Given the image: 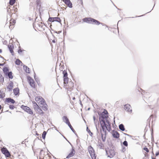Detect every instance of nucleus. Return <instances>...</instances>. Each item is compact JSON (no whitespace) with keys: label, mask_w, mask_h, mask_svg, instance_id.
I'll use <instances>...</instances> for the list:
<instances>
[{"label":"nucleus","mask_w":159,"mask_h":159,"mask_svg":"<svg viewBox=\"0 0 159 159\" xmlns=\"http://www.w3.org/2000/svg\"><path fill=\"white\" fill-rule=\"evenodd\" d=\"M5 102L7 103H11L12 104H14L15 102V101L11 98H6Z\"/></svg>","instance_id":"15"},{"label":"nucleus","mask_w":159,"mask_h":159,"mask_svg":"<svg viewBox=\"0 0 159 159\" xmlns=\"http://www.w3.org/2000/svg\"><path fill=\"white\" fill-rule=\"evenodd\" d=\"M37 111L38 113H39L40 114L43 115L44 114V112L42 111V109L40 107L39 108H38V109H37Z\"/></svg>","instance_id":"28"},{"label":"nucleus","mask_w":159,"mask_h":159,"mask_svg":"<svg viewBox=\"0 0 159 159\" xmlns=\"http://www.w3.org/2000/svg\"><path fill=\"white\" fill-rule=\"evenodd\" d=\"M2 50L1 49H0V53H2Z\"/></svg>","instance_id":"51"},{"label":"nucleus","mask_w":159,"mask_h":159,"mask_svg":"<svg viewBox=\"0 0 159 159\" xmlns=\"http://www.w3.org/2000/svg\"><path fill=\"white\" fill-rule=\"evenodd\" d=\"M63 136L69 143L71 145V143L68 141V140L66 138L65 136Z\"/></svg>","instance_id":"41"},{"label":"nucleus","mask_w":159,"mask_h":159,"mask_svg":"<svg viewBox=\"0 0 159 159\" xmlns=\"http://www.w3.org/2000/svg\"><path fill=\"white\" fill-rule=\"evenodd\" d=\"M39 102H40L41 106H42L43 105H44L46 103L45 100L43 98V100H41Z\"/></svg>","instance_id":"29"},{"label":"nucleus","mask_w":159,"mask_h":159,"mask_svg":"<svg viewBox=\"0 0 159 159\" xmlns=\"http://www.w3.org/2000/svg\"><path fill=\"white\" fill-rule=\"evenodd\" d=\"M9 108L11 110H13L15 108L14 106L13 105H10L9 106Z\"/></svg>","instance_id":"38"},{"label":"nucleus","mask_w":159,"mask_h":159,"mask_svg":"<svg viewBox=\"0 0 159 159\" xmlns=\"http://www.w3.org/2000/svg\"><path fill=\"white\" fill-rule=\"evenodd\" d=\"M16 0H10L9 1V4L11 5H13L14 3H15Z\"/></svg>","instance_id":"34"},{"label":"nucleus","mask_w":159,"mask_h":159,"mask_svg":"<svg viewBox=\"0 0 159 159\" xmlns=\"http://www.w3.org/2000/svg\"><path fill=\"white\" fill-rule=\"evenodd\" d=\"M21 61L19 59H17L15 61V63L17 65H20Z\"/></svg>","instance_id":"33"},{"label":"nucleus","mask_w":159,"mask_h":159,"mask_svg":"<svg viewBox=\"0 0 159 159\" xmlns=\"http://www.w3.org/2000/svg\"><path fill=\"white\" fill-rule=\"evenodd\" d=\"M23 68L24 70H25V72L27 73H30V70L29 68L27 66L24 65L23 66Z\"/></svg>","instance_id":"24"},{"label":"nucleus","mask_w":159,"mask_h":159,"mask_svg":"<svg viewBox=\"0 0 159 159\" xmlns=\"http://www.w3.org/2000/svg\"><path fill=\"white\" fill-rule=\"evenodd\" d=\"M143 92L144 93V91H143V92L141 93L142 94H143Z\"/></svg>","instance_id":"58"},{"label":"nucleus","mask_w":159,"mask_h":159,"mask_svg":"<svg viewBox=\"0 0 159 159\" xmlns=\"http://www.w3.org/2000/svg\"><path fill=\"white\" fill-rule=\"evenodd\" d=\"M95 126H96V130H97V131L98 130L97 127V124H96H96H95Z\"/></svg>","instance_id":"46"},{"label":"nucleus","mask_w":159,"mask_h":159,"mask_svg":"<svg viewBox=\"0 0 159 159\" xmlns=\"http://www.w3.org/2000/svg\"><path fill=\"white\" fill-rule=\"evenodd\" d=\"M90 108H88V110H90Z\"/></svg>","instance_id":"57"},{"label":"nucleus","mask_w":159,"mask_h":159,"mask_svg":"<svg viewBox=\"0 0 159 159\" xmlns=\"http://www.w3.org/2000/svg\"><path fill=\"white\" fill-rule=\"evenodd\" d=\"M8 49L11 53V55L12 56L14 55V51L13 50V46L12 45H8Z\"/></svg>","instance_id":"18"},{"label":"nucleus","mask_w":159,"mask_h":159,"mask_svg":"<svg viewBox=\"0 0 159 159\" xmlns=\"http://www.w3.org/2000/svg\"><path fill=\"white\" fill-rule=\"evenodd\" d=\"M152 159H156V158H153L152 156L151 157Z\"/></svg>","instance_id":"53"},{"label":"nucleus","mask_w":159,"mask_h":159,"mask_svg":"<svg viewBox=\"0 0 159 159\" xmlns=\"http://www.w3.org/2000/svg\"><path fill=\"white\" fill-rule=\"evenodd\" d=\"M62 120L63 121L65 122L67 125L70 123L69 120L67 116H64L62 117Z\"/></svg>","instance_id":"17"},{"label":"nucleus","mask_w":159,"mask_h":159,"mask_svg":"<svg viewBox=\"0 0 159 159\" xmlns=\"http://www.w3.org/2000/svg\"><path fill=\"white\" fill-rule=\"evenodd\" d=\"M21 108L22 109H23L25 111L28 113L29 114L31 115H32L33 114V112L32 111L29 107L27 106L22 105L21 106Z\"/></svg>","instance_id":"5"},{"label":"nucleus","mask_w":159,"mask_h":159,"mask_svg":"<svg viewBox=\"0 0 159 159\" xmlns=\"http://www.w3.org/2000/svg\"><path fill=\"white\" fill-rule=\"evenodd\" d=\"M55 127L56 128L55 129L57 130V131H58V130L57 129V128L56 127Z\"/></svg>","instance_id":"56"},{"label":"nucleus","mask_w":159,"mask_h":159,"mask_svg":"<svg viewBox=\"0 0 159 159\" xmlns=\"http://www.w3.org/2000/svg\"><path fill=\"white\" fill-rule=\"evenodd\" d=\"M5 96V95L0 90V98H3Z\"/></svg>","instance_id":"32"},{"label":"nucleus","mask_w":159,"mask_h":159,"mask_svg":"<svg viewBox=\"0 0 159 159\" xmlns=\"http://www.w3.org/2000/svg\"><path fill=\"white\" fill-rule=\"evenodd\" d=\"M43 151V150H42V149L41 150V151H40V152H42Z\"/></svg>","instance_id":"59"},{"label":"nucleus","mask_w":159,"mask_h":159,"mask_svg":"<svg viewBox=\"0 0 159 159\" xmlns=\"http://www.w3.org/2000/svg\"><path fill=\"white\" fill-rule=\"evenodd\" d=\"M69 127H70L71 130L72 131V132L75 134H76V133L75 130L74 129L70 123L68 125Z\"/></svg>","instance_id":"27"},{"label":"nucleus","mask_w":159,"mask_h":159,"mask_svg":"<svg viewBox=\"0 0 159 159\" xmlns=\"http://www.w3.org/2000/svg\"><path fill=\"white\" fill-rule=\"evenodd\" d=\"M152 140H154L153 137V136L152 134Z\"/></svg>","instance_id":"44"},{"label":"nucleus","mask_w":159,"mask_h":159,"mask_svg":"<svg viewBox=\"0 0 159 159\" xmlns=\"http://www.w3.org/2000/svg\"><path fill=\"white\" fill-rule=\"evenodd\" d=\"M99 133V131H98V130L97 131V135L98 136V134Z\"/></svg>","instance_id":"48"},{"label":"nucleus","mask_w":159,"mask_h":159,"mask_svg":"<svg viewBox=\"0 0 159 159\" xmlns=\"http://www.w3.org/2000/svg\"><path fill=\"white\" fill-rule=\"evenodd\" d=\"M52 42L53 43H55V41L54 39L52 40Z\"/></svg>","instance_id":"49"},{"label":"nucleus","mask_w":159,"mask_h":159,"mask_svg":"<svg viewBox=\"0 0 159 159\" xmlns=\"http://www.w3.org/2000/svg\"><path fill=\"white\" fill-rule=\"evenodd\" d=\"M2 108V106L1 105H0V110Z\"/></svg>","instance_id":"54"},{"label":"nucleus","mask_w":159,"mask_h":159,"mask_svg":"<svg viewBox=\"0 0 159 159\" xmlns=\"http://www.w3.org/2000/svg\"><path fill=\"white\" fill-rule=\"evenodd\" d=\"M80 104L81 105V106H82L83 105H82V104L81 103V100H80Z\"/></svg>","instance_id":"50"},{"label":"nucleus","mask_w":159,"mask_h":159,"mask_svg":"<svg viewBox=\"0 0 159 159\" xmlns=\"http://www.w3.org/2000/svg\"><path fill=\"white\" fill-rule=\"evenodd\" d=\"M159 155V152H157L156 153L155 155L156 156H158Z\"/></svg>","instance_id":"43"},{"label":"nucleus","mask_w":159,"mask_h":159,"mask_svg":"<svg viewBox=\"0 0 159 159\" xmlns=\"http://www.w3.org/2000/svg\"><path fill=\"white\" fill-rule=\"evenodd\" d=\"M93 119L94 120V123L95 124H96V117L95 116H93Z\"/></svg>","instance_id":"39"},{"label":"nucleus","mask_w":159,"mask_h":159,"mask_svg":"<svg viewBox=\"0 0 159 159\" xmlns=\"http://www.w3.org/2000/svg\"><path fill=\"white\" fill-rule=\"evenodd\" d=\"M48 21L50 22H53L54 21H57L61 23V20L60 18L58 17H49Z\"/></svg>","instance_id":"8"},{"label":"nucleus","mask_w":159,"mask_h":159,"mask_svg":"<svg viewBox=\"0 0 159 159\" xmlns=\"http://www.w3.org/2000/svg\"><path fill=\"white\" fill-rule=\"evenodd\" d=\"M124 134H125V135H126L128 136H129V137H131V136L129 134H127L126 133H124Z\"/></svg>","instance_id":"42"},{"label":"nucleus","mask_w":159,"mask_h":159,"mask_svg":"<svg viewBox=\"0 0 159 159\" xmlns=\"http://www.w3.org/2000/svg\"><path fill=\"white\" fill-rule=\"evenodd\" d=\"M86 131L90 135L92 136L93 133L91 132L90 130L89 129L88 127H87Z\"/></svg>","instance_id":"30"},{"label":"nucleus","mask_w":159,"mask_h":159,"mask_svg":"<svg viewBox=\"0 0 159 159\" xmlns=\"http://www.w3.org/2000/svg\"><path fill=\"white\" fill-rule=\"evenodd\" d=\"M12 72L11 71H9L5 75L8 76L9 79H12L13 78V76L12 75Z\"/></svg>","instance_id":"20"},{"label":"nucleus","mask_w":159,"mask_h":159,"mask_svg":"<svg viewBox=\"0 0 159 159\" xmlns=\"http://www.w3.org/2000/svg\"><path fill=\"white\" fill-rule=\"evenodd\" d=\"M13 93L15 96H16L19 93V89L18 88H15L13 90Z\"/></svg>","instance_id":"19"},{"label":"nucleus","mask_w":159,"mask_h":159,"mask_svg":"<svg viewBox=\"0 0 159 159\" xmlns=\"http://www.w3.org/2000/svg\"><path fill=\"white\" fill-rule=\"evenodd\" d=\"M1 57L3 59H4V58L2 57Z\"/></svg>","instance_id":"62"},{"label":"nucleus","mask_w":159,"mask_h":159,"mask_svg":"<svg viewBox=\"0 0 159 159\" xmlns=\"http://www.w3.org/2000/svg\"><path fill=\"white\" fill-rule=\"evenodd\" d=\"M0 78H1V79H3V81H4V78L2 77V75H1L0 77Z\"/></svg>","instance_id":"45"},{"label":"nucleus","mask_w":159,"mask_h":159,"mask_svg":"<svg viewBox=\"0 0 159 159\" xmlns=\"http://www.w3.org/2000/svg\"><path fill=\"white\" fill-rule=\"evenodd\" d=\"M105 120V125H104V128L100 129V133L101 135L102 139V141L104 142L105 141L107 135V131L106 129L109 132L111 130V123L109 120L108 118Z\"/></svg>","instance_id":"1"},{"label":"nucleus","mask_w":159,"mask_h":159,"mask_svg":"<svg viewBox=\"0 0 159 159\" xmlns=\"http://www.w3.org/2000/svg\"><path fill=\"white\" fill-rule=\"evenodd\" d=\"M33 107L34 110L37 111V109H38V108H39L40 107L35 102H33Z\"/></svg>","instance_id":"21"},{"label":"nucleus","mask_w":159,"mask_h":159,"mask_svg":"<svg viewBox=\"0 0 159 159\" xmlns=\"http://www.w3.org/2000/svg\"><path fill=\"white\" fill-rule=\"evenodd\" d=\"M34 73V79H35V80H36V79H35V76H36V75H36V74H35V73Z\"/></svg>","instance_id":"52"},{"label":"nucleus","mask_w":159,"mask_h":159,"mask_svg":"<svg viewBox=\"0 0 159 159\" xmlns=\"http://www.w3.org/2000/svg\"><path fill=\"white\" fill-rule=\"evenodd\" d=\"M98 114L99 115V121L100 123L101 127L103 129L104 125H105V120L108 117L107 115L108 112L106 109H104L102 113L100 114L99 113Z\"/></svg>","instance_id":"2"},{"label":"nucleus","mask_w":159,"mask_h":159,"mask_svg":"<svg viewBox=\"0 0 159 159\" xmlns=\"http://www.w3.org/2000/svg\"><path fill=\"white\" fill-rule=\"evenodd\" d=\"M27 80L30 86L33 88H35L34 81L32 78L31 77L28 76L27 77Z\"/></svg>","instance_id":"9"},{"label":"nucleus","mask_w":159,"mask_h":159,"mask_svg":"<svg viewBox=\"0 0 159 159\" xmlns=\"http://www.w3.org/2000/svg\"><path fill=\"white\" fill-rule=\"evenodd\" d=\"M22 50L21 49H20L18 50V53L19 54H20V53L21 52H22Z\"/></svg>","instance_id":"40"},{"label":"nucleus","mask_w":159,"mask_h":159,"mask_svg":"<svg viewBox=\"0 0 159 159\" xmlns=\"http://www.w3.org/2000/svg\"><path fill=\"white\" fill-rule=\"evenodd\" d=\"M72 148L70 152L68 155L66 157V158H69L70 157H71L74 156L75 153V151L74 149L73 148L72 145H71Z\"/></svg>","instance_id":"12"},{"label":"nucleus","mask_w":159,"mask_h":159,"mask_svg":"<svg viewBox=\"0 0 159 159\" xmlns=\"http://www.w3.org/2000/svg\"><path fill=\"white\" fill-rule=\"evenodd\" d=\"M83 20L84 22L93 24H95L97 25H98L100 24H101L103 26L105 25L106 27H108V26L104 24L101 23L98 20L91 17L85 18H84Z\"/></svg>","instance_id":"3"},{"label":"nucleus","mask_w":159,"mask_h":159,"mask_svg":"<svg viewBox=\"0 0 159 159\" xmlns=\"http://www.w3.org/2000/svg\"><path fill=\"white\" fill-rule=\"evenodd\" d=\"M47 134V132L45 131H44L42 133V138L43 139H45L46 137V135Z\"/></svg>","instance_id":"31"},{"label":"nucleus","mask_w":159,"mask_h":159,"mask_svg":"<svg viewBox=\"0 0 159 159\" xmlns=\"http://www.w3.org/2000/svg\"><path fill=\"white\" fill-rule=\"evenodd\" d=\"M119 127L120 129L122 131H124L125 130L124 126L122 124H120L119 125Z\"/></svg>","instance_id":"23"},{"label":"nucleus","mask_w":159,"mask_h":159,"mask_svg":"<svg viewBox=\"0 0 159 159\" xmlns=\"http://www.w3.org/2000/svg\"><path fill=\"white\" fill-rule=\"evenodd\" d=\"M61 32H60V31H59V32H58V34H59Z\"/></svg>","instance_id":"63"},{"label":"nucleus","mask_w":159,"mask_h":159,"mask_svg":"<svg viewBox=\"0 0 159 159\" xmlns=\"http://www.w3.org/2000/svg\"><path fill=\"white\" fill-rule=\"evenodd\" d=\"M43 106H40L41 107H42V109L44 111L47 110L48 109L47 107V105L45 103L44 105H42Z\"/></svg>","instance_id":"26"},{"label":"nucleus","mask_w":159,"mask_h":159,"mask_svg":"<svg viewBox=\"0 0 159 159\" xmlns=\"http://www.w3.org/2000/svg\"><path fill=\"white\" fill-rule=\"evenodd\" d=\"M62 73L63 75L64 83V84H67L68 81V74L66 71L64 70L63 71Z\"/></svg>","instance_id":"6"},{"label":"nucleus","mask_w":159,"mask_h":159,"mask_svg":"<svg viewBox=\"0 0 159 159\" xmlns=\"http://www.w3.org/2000/svg\"><path fill=\"white\" fill-rule=\"evenodd\" d=\"M99 146L100 147V149H103L104 148V145L103 143H101L99 144Z\"/></svg>","instance_id":"35"},{"label":"nucleus","mask_w":159,"mask_h":159,"mask_svg":"<svg viewBox=\"0 0 159 159\" xmlns=\"http://www.w3.org/2000/svg\"><path fill=\"white\" fill-rule=\"evenodd\" d=\"M13 88V83L12 81H11L9 85L7 86V88L9 89V91H10L12 90Z\"/></svg>","instance_id":"16"},{"label":"nucleus","mask_w":159,"mask_h":159,"mask_svg":"<svg viewBox=\"0 0 159 159\" xmlns=\"http://www.w3.org/2000/svg\"><path fill=\"white\" fill-rule=\"evenodd\" d=\"M3 71L5 75H6L8 72H9V69L8 67H4L3 69Z\"/></svg>","instance_id":"22"},{"label":"nucleus","mask_w":159,"mask_h":159,"mask_svg":"<svg viewBox=\"0 0 159 159\" xmlns=\"http://www.w3.org/2000/svg\"><path fill=\"white\" fill-rule=\"evenodd\" d=\"M152 153L153 155H154V153H153V151H152Z\"/></svg>","instance_id":"60"},{"label":"nucleus","mask_w":159,"mask_h":159,"mask_svg":"<svg viewBox=\"0 0 159 159\" xmlns=\"http://www.w3.org/2000/svg\"><path fill=\"white\" fill-rule=\"evenodd\" d=\"M4 63H0V66H2L4 65Z\"/></svg>","instance_id":"47"},{"label":"nucleus","mask_w":159,"mask_h":159,"mask_svg":"<svg viewBox=\"0 0 159 159\" xmlns=\"http://www.w3.org/2000/svg\"><path fill=\"white\" fill-rule=\"evenodd\" d=\"M2 152L3 154H4L7 157H9L10 155L9 152L6 148L2 149Z\"/></svg>","instance_id":"10"},{"label":"nucleus","mask_w":159,"mask_h":159,"mask_svg":"<svg viewBox=\"0 0 159 159\" xmlns=\"http://www.w3.org/2000/svg\"><path fill=\"white\" fill-rule=\"evenodd\" d=\"M13 23H15V21H13Z\"/></svg>","instance_id":"64"},{"label":"nucleus","mask_w":159,"mask_h":159,"mask_svg":"<svg viewBox=\"0 0 159 159\" xmlns=\"http://www.w3.org/2000/svg\"><path fill=\"white\" fill-rule=\"evenodd\" d=\"M143 15H141L140 16H138V17H139V16H143Z\"/></svg>","instance_id":"61"},{"label":"nucleus","mask_w":159,"mask_h":159,"mask_svg":"<svg viewBox=\"0 0 159 159\" xmlns=\"http://www.w3.org/2000/svg\"><path fill=\"white\" fill-rule=\"evenodd\" d=\"M112 135L113 138L116 139L118 138L120 136L119 134L117 131H115L114 130L112 131Z\"/></svg>","instance_id":"14"},{"label":"nucleus","mask_w":159,"mask_h":159,"mask_svg":"<svg viewBox=\"0 0 159 159\" xmlns=\"http://www.w3.org/2000/svg\"><path fill=\"white\" fill-rule=\"evenodd\" d=\"M123 144L125 146L127 147L128 146V143L125 140L123 143Z\"/></svg>","instance_id":"36"},{"label":"nucleus","mask_w":159,"mask_h":159,"mask_svg":"<svg viewBox=\"0 0 159 159\" xmlns=\"http://www.w3.org/2000/svg\"><path fill=\"white\" fill-rule=\"evenodd\" d=\"M124 109L125 110L130 112L131 113L132 112V110L131 109L130 105L129 104H126L124 105Z\"/></svg>","instance_id":"13"},{"label":"nucleus","mask_w":159,"mask_h":159,"mask_svg":"<svg viewBox=\"0 0 159 159\" xmlns=\"http://www.w3.org/2000/svg\"><path fill=\"white\" fill-rule=\"evenodd\" d=\"M62 1L69 8L72 7V4L70 0H62Z\"/></svg>","instance_id":"11"},{"label":"nucleus","mask_w":159,"mask_h":159,"mask_svg":"<svg viewBox=\"0 0 159 159\" xmlns=\"http://www.w3.org/2000/svg\"><path fill=\"white\" fill-rule=\"evenodd\" d=\"M106 154L108 155V157L110 158L113 157L115 155L114 151L112 149H110L108 151L106 150Z\"/></svg>","instance_id":"7"},{"label":"nucleus","mask_w":159,"mask_h":159,"mask_svg":"<svg viewBox=\"0 0 159 159\" xmlns=\"http://www.w3.org/2000/svg\"><path fill=\"white\" fill-rule=\"evenodd\" d=\"M143 150L147 152L148 153L149 152V151L148 150V148L147 147H144L143 148Z\"/></svg>","instance_id":"37"},{"label":"nucleus","mask_w":159,"mask_h":159,"mask_svg":"<svg viewBox=\"0 0 159 159\" xmlns=\"http://www.w3.org/2000/svg\"><path fill=\"white\" fill-rule=\"evenodd\" d=\"M41 100H43V98L40 96H37L35 98V100L37 102H38V101H39V102Z\"/></svg>","instance_id":"25"},{"label":"nucleus","mask_w":159,"mask_h":159,"mask_svg":"<svg viewBox=\"0 0 159 159\" xmlns=\"http://www.w3.org/2000/svg\"><path fill=\"white\" fill-rule=\"evenodd\" d=\"M75 97L73 98V100H75Z\"/></svg>","instance_id":"55"},{"label":"nucleus","mask_w":159,"mask_h":159,"mask_svg":"<svg viewBox=\"0 0 159 159\" xmlns=\"http://www.w3.org/2000/svg\"><path fill=\"white\" fill-rule=\"evenodd\" d=\"M88 150L92 159H96V157L95 154V151L91 146H89Z\"/></svg>","instance_id":"4"}]
</instances>
